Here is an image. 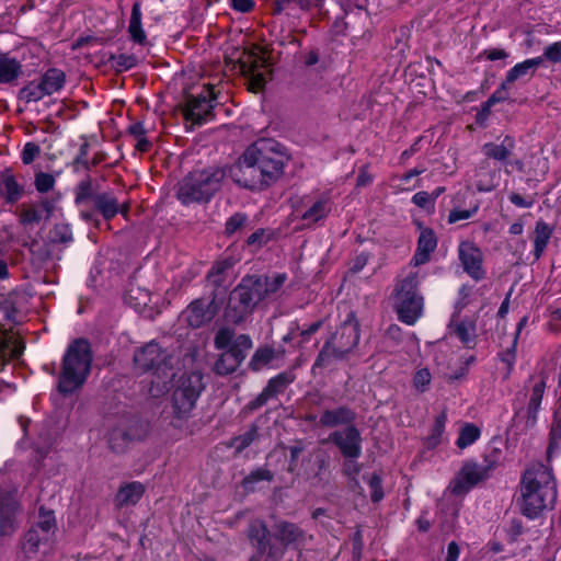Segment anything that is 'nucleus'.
<instances>
[{"label":"nucleus","mask_w":561,"mask_h":561,"mask_svg":"<svg viewBox=\"0 0 561 561\" xmlns=\"http://www.w3.org/2000/svg\"><path fill=\"white\" fill-rule=\"evenodd\" d=\"M145 486L134 481L122 485L116 494V501L119 506L135 505L141 499Z\"/></svg>","instance_id":"nucleus-37"},{"label":"nucleus","mask_w":561,"mask_h":561,"mask_svg":"<svg viewBox=\"0 0 561 561\" xmlns=\"http://www.w3.org/2000/svg\"><path fill=\"white\" fill-rule=\"evenodd\" d=\"M257 438L259 426L252 423L245 433L234 436L230 439L229 447H233L236 449V454H241Z\"/></svg>","instance_id":"nucleus-46"},{"label":"nucleus","mask_w":561,"mask_h":561,"mask_svg":"<svg viewBox=\"0 0 561 561\" xmlns=\"http://www.w3.org/2000/svg\"><path fill=\"white\" fill-rule=\"evenodd\" d=\"M134 363L141 371H152L159 379L163 378L162 385L151 381L149 392L152 397H159L167 390V379L171 370V356L168 351L161 348L156 342H149L137 350L134 354Z\"/></svg>","instance_id":"nucleus-8"},{"label":"nucleus","mask_w":561,"mask_h":561,"mask_svg":"<svg viewBox=\"0 0 561 561\" xmlns=\"http://www.w3.org/2000/svg\"><path fill=\"white\" fill-rule=\"evenodd\" d=\"M481 435V431L478 426L472 423H466L459 433L456 445L460 449H463L473 444Z\"/></svg>","instance_id":"nucleus-51"},{"label":"nucleus","mask_w":561,"mask_h":561,"mask_svg":"<svg viewBox=\"0 0 561 561\" xmlns=\"http://www.w3.org/2000/svg\"><path fill=\"white\" fill-rule=\"evenodd\" d=\"M284 354L283 351H276L274 347L270 345L259 346L253 353L250 362L249 368L252 371H260L263 367L267 366L273 359Z\"/></svg>","instance_id":"nucleus-35"},{"label":"nucleus","mask_w":561,"mask_h":561,"mask_svg":"<svg viewBox=\"0 0 561 561\" xmlns=\"http://www.w3.org/2000/svg\"><path fill=\"white\" fill-rule=\"evenodd\" d=\"M226 169L209 165L188 172L178 184L176 198L183 205L208 203L220 191Z\"/></svg>","instance_id":"nucleus-4"},{"label":"nucleus","mask_w":561,"mask_h":561,"mask_svg":"<svg viewBox=\"0 0 561 561\" xmlns=\"http://www.w3.org/2000/svg\"><path fill=\"white\" fill-rule=\"evenodd\" d=\"M76 197L75 203L77 206L82 208H89V205L92 204L94 201V197L98 193L94 192L92 180L90 176H87V179L82 180L78 183L76 186Z\"/></svg>","instance_id":"nucleus-43"},{"label":"nucleus","mask_w":561,"mask_h":561,"mask_svg":"<svg viewBox=\"0 0 561 561\" xmlns=\"http://www.w3.org/2000/svg\"><path fill=\"white\" fill-rule=\"evenodd\" d=\"M331 457L327 449L313 448L302 460L304 474L312 485L325 484L330 476Z\"/></svg>","instance_id":"nucleus-14"},{"label":"nucleus","mask_w":561,"mask_h":561,"mask_svg":"<svg viewBox=\"0 0 561 561\" xmlns=\"http://www.w3.org/2000/svg\"><path fill=\"white\" fill-rule=\"evenodd\" d=\"M359 323L355 313H348L345 321L339 329L328 339L331 343L348 353H353L359 342Z\"/></svg>","instance_id":"nucleus-21"},{"label":"nucleus","mask_w":561,"mask_h":561,"mask_svg":"<svg viewBox=\"0 0 561 561\" xmlns=\"http://www.w3.org/2000/svg\"><path fill=\"white\" fill-rule=\"evenodd\" d=\"M32 527L41 531V535L54 538L57 529L54 512L41 506L38 510V518Z\"/></svg>","instance_id":"nucleus-41"},{"label":"nucleus","mask_w":561,"mask_h":561,"mask_svg":"<svg viewBox=\"0 0 561 561\" xmlns=\"http://www.w3.org/2000/svg\"><path fill=\"white\" fill-rule=\"evenodd\" d=\"M256 283L261 284L262 298L265 299L272 294L277 293L284 285L287 279L286 274H276L272 277L261 276V275H252Z\"/></svg>","instance_id":"nucleus-45"},{"label":"nucleus","mask_w":561,"mask_h":561,"mask_svg":"<svg viewBox=\"0 0 561 561\" xmlns=\"http://www.w3.org/2000/svg\"><path fill=\"white\" fill-rule=\"evenodd\" d=\"M456 318L457 316L454 314L448 324V329L468 348H473L478 336L476 320L469 318L457 320Z\"/></svg>","instance_id":"nucleus-26"},{"label":"nucleus","mask_w":561,"mask_h":561,"mask_svg":"<svg viewBox=\"0 0 561 561\" xmlns=\"http://www.w3.org/2000/svg\"><path fill=\"white\" fill-rule=\"evenodd\" d=\"M90 145L89 142L84 141L79 149V153L73 160L75 169L78 170L79 167H82L85 171H90V162L88 161L87 157L89 153Z\"/></svg>","instance_id":"nucleus-61"},{"label":"nucleus","mask_w":561,"mask_h":561,"mask_svg":"<svg viewBox=\"0 0 561 561\" xmlns=\"http://www.w3.org/2000/svg\"><path fill=\"white\" fill-rule=\"evenodd\" d=\"M66 81V75L62 70L57 68L48 69L39 80L41 85L43 87L46 95H51L53 93L59 91Z\"/></svg>","instance_id":"nucleus-38"},{"label":"nucleus","mask_w":561,"mask_h":561,"mask_svg":"<svg viewBox=\"0 0 561 561\" xmlns=\"http://www.w3.org/2000/svg\"><path fill=\"white\" fill-rule=\"evenodd\" d=\"M1 184L4 192L2 196L7 204H15L23 195L24 188L15 180L10 169H4L1 174Z\"/></svg>","instance_id":"nucleus-34"},{"label":"nucleus","mask_w":561,"mask_h":561,"mask_svg":"<svg viewBox=\"0 0 561 561\" xmlns=\"http://www.w3.org/2000/svg\"><path fill=\"white\" fill-rule=\"evenodd\" d=\"M561 448V411L553 412L552 422L549 432V444L547 448V459L550 461L552 456Z\"/></svg>","instance_id":"nucleus-40"},{"label":"nucleus","mask_w":561,"mask_h":561,"mask_svg":"<svg viewBox=\"0 0 561 561\" xmlns=\"http://www.w3.org/2000/svg\"><path fill=\"white\" fill-rule=\"evenodd\" d=\"M216 100L217 95L211 85H205L197 95H187L184 110L185 119L196 125H203L214 119V108L217 104Z\"/></svg>","instance_id":"nucleus-11"},{"label":"nucleus","mask_w":561,"mask_h":561,"mask_svg":"<svg viewBox=\"0 0 561 561\" xmlns=\"http://www.w3.org/2000/svg\"><path fill=\"white\" fill-rule=\"evenodd\" d=\"M543 62V57H535L527 59L523 62L516 64L506 73L505 80L503 81L507 87L517 80L524 78H533L536 70Z\"/></svg>","instance_id":"nucleus-29"},{"label":"nucleus","mask_w":561,"mask_h":561,"mask_svg":"<svg viewBox=\"0 0 561 561\" xmlns=\"http://www.w3.org/2000/svg\"><path fill=\"white\" fill-rule=\"evenodd\" d=\"M128 33L130 38L137 44L144 45L147 41L146 33L141 25V10L139 2H135L133 4Z\"/></svg>","instance_id":"nucleus-42"},{"label":"nucleus","mask_w":561,"mask_h":561,"mask_svg":"<svg viewBox=\"0 0 561 561\" xmlns=\"http://www.w3.org/2000/svg\"><path fill=\"white\" fill-rule=\"evenodd\" d=\"M357 413L348 405H339L334 409H325L319 417V425L327 428L339 426L350 427L355 425Z\"/></svg>","instance_id":"nucleus-23"},{"label":"nucleus","mask_w":561,"mask_h":561,"mask_svg":"<svg viewBox=\"0 0 561 561\" xmlns=\"http://www.w3.org/2000/svg\"><path fill=\"white\" fill-rule=\"evenodd\" d=\"M234 260L226 257L217 261L210 271L207 273L206 280L213 287V290L218 293L221 287H225L227 280V272L233 266Z\"/></svg>","instance_id":"nucleus-32"},{"label":"nucleus","mask_w":561,"mask_h":561,"mask_svg":"<svg viewBox=\"0 0 561 561\" xmlns=\"http://www.w3.org/2000/svg\"><path fill=\"white\" fill-rule=\"evenodd\" d=\"M343 468L342 471L345 476L348 478L356 480V477L362 470V465L358 463V458H352V457H343Z\"/></svg>","instance_id":"nucleus-60"},{"label":"nucleus","mask_w":561,"mask_h":561,"mask_svg":"<svg viewBox=\"0 0 561 561\" xmlns=\"http://www.w3.org/2000/svg\"><path fill=\"white\" fill-rule=\"evenodd\" d=\"M328 442L339 449L342 457L359 458L362 456L363 438L356 425L331 432Z\"/></svg>","instance_id":"nucleus-18"},{"label":"nucleus","mask_w":561,"mask_h":561,"mask_svg":"<svg viewBox=\"0 0 561 561\" xmlns=\"http://www.w3.org/2000/svg\"><path fill=\"white\" fill-rule=\"evenodd\" d=\"M214 346L218 351H224L214 364V371L219 376H228L241 366L253 342L249 334L236 336L233 329L222 327L215 334Z\"/></svg>","instance_id":"nucleus-5"},{"label":"nucleus","mask_w":561,"mask_h":561,"mask_svg":"<svg viewBox=\"0 0 561 561\" xmlns=\"http://www.w3.org/2000/svg\"><path fill=\"white\" fill-rule=\"evenodd\" d=\"M273 537L278 547L299 550L304 548L308 540H312V536L308 535L298 524L279 519L273 525Z\"/></svg>","instance_id":"nucleus-15"},{"label":"nucleus","mask_w":561,"mask_h":561,"mask_svg":"<svg viewBox=\"0 0 561 561\" xmlns=\"http://www.w3.org/2000/svg\"><path fill=\"white\" fill-rule=\"evenodd\" d=\"M553 227L543 221L542 219L538 220L534 230V251L533 255L535 261H538L546 251V248L552 237Z\"/></svg>","instance_id":"nucleus-33"},{"label":"nucleus","mask_w":561,"mask_h":561,"mask_svg":"<svg viewBox=\"0 0 561 561\" xmlns=\"http://www.w3.org/2000/svg\"><path fill=\"white\" fill-rule=\"evenodd\" d=\"M42 220H45V216L34 203L22 208L20 214V222L22 225L33 226L39 224Z\"/></svg>","instance_id":"nucleus-54"},{"label":"nucleus","mask_w":561,"mask_h":561,"mask_svg":"<svg viewBox=\"0 0 561 561\" xmlns=\"http://www.w3.org/2000/svg\"><path fill=\"white\" fill-rule=\"evenodd\" d=\"M515 148V140L511 136H505L501 144L495 142H486L482 146L483 154L495 161L501 163H507L508 158L511 157L513 150Z\"/></svg>","instance_id":"nucleus-30"},{"label":"nucleus","mask_w":561,"mask_h":561,"mask_svg":"<svg viewBox=\"0 0 561 561\" xmlns=\"http://www.w3.org/2000/svg\"><path fill=\"white\" fill-rule=\"evenodd\" d=\"M49 241L53 244L68 245L73 241V234L70 225L56 224L48 233Z\"/></svg>","instance_id":"nucleus-49"},{"label":"nucleus","mask_w":561,"mask_h":561,"mask_svg":"<svg viewBox=\"0 0 561 561\" xmlns=\"http://www.w3.org/2000/svg\"><path fill=\"white\" fill-rule=\"evenodd\" d=\"M558 497L557 481L552 468L541 462L531 463L520 479L517 505L520 513L538 518L545 511L554 508Z\"/></svg>","instance_id":"nucleus-2"},{"label":"nucleus","mask_w":561,"mask_h":561,"mask_svg":"<svg viewBox=\"0 0 561 561\" xmlns=\"http://www.w3.org/2000/svg\"><path fill=\"white\" fill-rule=\"evenodd\" d=\"M416 273H410L396 287V310L401 322L413 325L423 312V297L417 291Z\"/></svg>","instance_id":"nucleus-9"},{"label":"nucleus","mask_w":561,"mask_h":561,"mask_svg":"<svg viewBox=\"0 0 561 561\" xmlns=\"http://www.w3.org/2000/svg\"><path fill=\"white\" fill-rule=\"evenodd\" d=\"M217 297L218 293L211 290L208 299L197 298L186 307L182 316L188 327L193 329L202 328L216 317L220 310Z\"/></svg>","instance_id":"nucleus-13"},{"label":"nucleus","mask_w":561,"mask_h":561,"mask_svg":"<svg viewBox=\"0 0 561 561\" xmlns=\"http://www.w3.org/2000/svg\"><path fill=\"white\" fill-rule=\"evenodd\" d=\"M331 211V204L328 198H321L314 202L304 214L302 219L308 222H317Z\"/></svg>","instance_id":"nucleus-47"},{"label":"nucleus","mask_w":561,"mask_h":561,"mask_svg":"<svg viewBox=\"0 0 561 561\" xmlns=\"http://www.w3.org/2000/svg\"><path fill=\"white\" fill-rule=\"evenodd\" d=\"M50 541L53 538L41 535V531L31 526L21 539V550L31 559L39 551L41 546H48Z\"/></svg>","instance_id":"nucleus-31"},{"label":"nucleus","mask_w":561,"mask_h":561,"mask_svg":"<svg viewBox=\"0 0 561 561\" xmlns=\"http://www.w3.org/2000/svg\"><path fill=\"white\" fill-rule=\"evenodd\" d=\"M21 73V64L9 56L0 53V83H10Z\"/></svg>","instance_id":"nucleus-39"},{"label":"nucleus","mask_w":561,"mask_h":561,"mask_svg":"<svg viewBox=\"0 0 561 561\" xmlns=\"http://www.w3.org/2000/svg\"><path fill=\"white\" fill-rule=\"evenodd\" d=\"M205 389L203 375L199 371L183 374L173 386L171 397L173 427L181 428L193 416L197 400Z\"/></svg>","instance_id":"nucleus-6"},{"label":"nucleus","mask_w":561,"mask_h":561,"mask_svg":"<svg viewBox=\"0 0 561 561\" xmlns=\"http://www.w3.org/2000/svg\"><path fill=\"white\" fill-rule=\"evenodd\" d=\"M437 239L435 232L425 228L421 231L417 248L413 256L414 265H422L430 261L431 253L436 249Z\"/></svg>","instance_id":"nucleus-28"},{"label":"nucleus","mask_w":561,"mask_h":561,"mask_svg":"<svg viewBox=\"0 0 561 561\" xmlns=\"http://www.w3.org/2000/svg\"><path fill=\"white\" fill-rule=\"evenodd\" d=\"M447 421L446 412L439 413L434 421L431 433L425 438V445L427 448H435L439 443L442 435L445 430V424Z\"/></svg>","instance_id":"nucleus-50"},{"label":"nucleus","mask_w":561,"mask_h":561,"mask_svg":"<svg viewBox=\"0 0 561 561\" xmlns=\"http://www.w3.org/2000/svg\"><path fill=\"white\" fill-rule=\"evenodd\" d=\"M24 351V344L12 339H4L0 336V370L4 368L8 363V356L18 358Z\"/></svg>","instance_id":"nucleus-44"},{"label":"nucleus","mask_w":561,"mask_h":561,"mask_svg":"<svg viewBox=\"0 0 561 561\" xmlns=\"http://www.w3.org/2000/svg\"><path fill=\"white\" fill-rule=\"evenodd\" d=\"M128 205H121L117 197L112 192L98 193L92 202V208L80 209V217L87 222L93 224L94 227L101 226V220L98 217L100 214L104 220H112L117 214L126 215L128 213Z\"/></svg>","instance_id":"nucleus-12"},{"label":"nucleus","mask_w":561,"mask_h":561,"mask_svg":"<svg viewBox=\"0 0 561 561\" xmlns=\"http://www.w3.org/2000/svg\"><path fill=\"white\" fill-rule=\"evenodd\" d=\"M245 535L254 550L250 561H260L263 557L270 561H280L284 558V548L273 541V533L263 519H252L247 527Z\"/></svg>","instance_id":"nucleus-10"},{"label":"nucleus","mask_w":561,"mask_h":561,"mask_svg":"<svg viewBox=\"0 0 561 561\" xmlns=\"http://www.w3.org/2000/svg\"><path fill=\"white\" fill-rule=\"evenodd\" d=\"M488 477L481 465L474 461H467L450 483L451 493L455 495H463Z\"/></svg>","instance_id":"nucleus-20"},{"label":"nucleus","mask_w":561,"mask_h":561,"mask_svg":"<svg viewBox=\"0 0 561 561\" xmlns=\"http://www.w3.org/2000/svg\"><path fill=\"white\" fill-rule=\"evenodd\" d=\"M264 64V58L255 54L250 55L249 60L241 62V71L249 78V89L253 92H259L265 87V77L260 72Z\"/></svg>","instance_id":"nucleus-25"},{"label":"nucleus","mask_w":561,"mask_h":561,"mask_svg":"<svg viewBox=\"0 0 561 561\" xmlns=\"http://www.w3.org/2000/svg\"><path fill=\"white\" fill-rule=\"evenodd\" d=\"M350 355L351 353L335 346L327 340L312 365V373H314L317 368H328L335 362L346 360Z\"/></svg>","instance_id":"nucleus-27"},{"label":"nucleus","mask_w":561,"mask_h":561,"mask_svg":"<svg viewBox=\"0 0 561 561\" xmlns=\"http://www.w3.org/2000/svg\"><path fill=\"white\" fill-rule=\"evenodd\" d=\"M324 0H276L273 9L274 14H279L284 11L291 14L296 11H308L312 8H320Z\"/></svg>","instance_id":"nucleus-36"},{"label":"nucleus","mask_w":561,"mask_h":561,"mask_svg":"<svg viewBox=\"0 0 561 561\" xmlns=\"http://www.w3.org/2000/svg\"><path fill=\"white\" fill-rule=\"evenodd\" d=\"M459 259L463 270L476 280L484 277L482 270L481 252L470 243H461L459 247Z\"/></svg>","instance_id":"nucleus-24"},{"label":"nucleus","mask_w":561,"mask_h":561,"mask_svg":"<svg viewBox=\"0 0 561 561\" xmlns=\"http://www.w3.org/2000/svg\"><path fill=\"white\" fill-rule=\"evenodd\" d=\"M290 157L286 148L272 138H261L251 144L230 167L232 181L251 191H263L284 174Z\"/></svg>","instance_id":"nucleus-1"},{"label":"nucleus","mask_w":561,"mask_h":561,"mask_svg":"<svg viewBox=\"0 0 561 561\" xmlns=\"http://www.w3.org/2000/svg\"><path fill=\"white\" fill-rule=\"evenodd\" d=\"M34 184L39 193H46L54 187L55 178L49 173L41 172L36 174Z\"/></svg>","instance_id":"nucleus-59"},{"label":"nucleus","mask_w":561,"mask_h":561,"mask_svg":"<svg viewBox=\"0 0 561 561\" xmlns=\"http://www.w3.org/2000/svg\"><path fill=\"white\" fill-rule=\"evenodd\" d=\"M295 368H289L279 373L278 375L271 378L262 392L251 400L245 409L248 411H255L267 403L270 399L276 398L277 396L285 392L287 387L296 380Z\"/></svg>","instance_id":"nucleus-16"},{"label":"nucleus","mask_w":561,"mask_h":561,"mask_svg":"<svg viewBox=\"0 0 561 561\" xmlns=\"http://www.w3.org/2000/svg\"><path fill=\"white\" fill-rule=\"evenodd\" d=\"M252 275L244 276L230 291L225 308V319L233 324L243 323L263 300L261 284Z\"/></svg>","instance_id":"nucleus-7"},{"label":"nucleus","mask_w":561,"mask_h":561,"mask_svg":"<svg viewBox=\"0 0 561 561\" xmlns=\"http://www.w3.org/2000/svg\"><path fill=\"white\" fill-rule=\"evenodd\" d=\"M112 67L115 68L116 71L122 72L131 69L137 65V58L134 55H111L108 58Z\"/></svg>","instance_id":"nucleus-55"},{"label":"nucleus","mask_w":561,"mask_h":561,"mask_svg":"<svg viewBox=\"0 0 561 561\" xmlns=\"http://www.w3.org/2000/svg\"><path fill=\"white\" fill-rule=\"evenodd\" d=\"M288 450L290 453V459L287 471L293 473L297 469L300 454L305 450L304 442L301 439L296 440L294 445L288 447Z\"/></svg>","instance_id":"nucleus-58"},{"label":"nucleus","mask_w":561,"mask_h":561,"mask_svg":"<svg viewBox=\"0 0 561 561\" xmlns=\"http://www.w3.org/2000/svg\"><path fill=\"white\" fill-rule=\"evenodd\" d=\"M247 228L252 229L248 215L244 213H234L225 224V234L230 238Z\"/></svg>","instance_id":"nucleus-48"},{"label":"nucleus","mask_w":561,"mask_h":561,"mask_svg":"<svg viewBox=\"0 0 561 561\" xmlns=\"http://www.w3.org/2000/svg\"><path fill=\"white\" fill-rule=\"evenodd\" d=\"M93 360L91 345L87 339H76L62 357L57 389L68 396L80 389L87 381Z\"/></svg>","instance_id":"nucleus-3"},{"label":"nucleus","mask_w":561,"mask_h":561,"mask_svg":"<svg viewBox=\"0 0 561 561\" xmlns=\"http://www.w3.org/2000/svg\"><path fill=\"white\" fill-rule=\"evenodd\" d=\"M545 374L538 377L530 376L524 386L526 396H528V403L526 407V427L533 428L538 421V412L540 410L541 401L546 390Z\"/></svg>","instance_id":"nucleus-19"},{"label":"nucleus","mask_w":561,"mask_h":561,"mask_svg":"<svg viewBox=\"0 0 561 561\" xmlns=\"http://www.w3.org/2000/svg\"><path fill=\"white\" fill-rule=\"evenodd\" d=\"M19 503L9 492L0 495V536L11 537L16 530V513Z\"/></svg>","instance_id":"nucleus-22"},{"label":"nucleus","mask_w":561,"mask_h":561,"mask_svg":"<svg viewBox=\"0 0 561 561\" xmlns=\"http://www.w3.org/2000/svg\"><path fill=\"white\" fill-rule=\"evenodd\" d=\"M273 479L274 474L272 471L265 468H257L243 478L242 485L247 490H253V484L260 481L271 482Z\"/></svg>","instance_id":"nucleus-53"},{"label":"nucleus","mask_w":561,"mask_h":561,"mask_svg":"<svg viewBox=\"0 0 561 561\" xmlns=\"http://www.w3.org/2000/svg\"><path fill=\"white\" fill-rule=\"evenodd\" d=\"M368 485L370 489V499L374 503H377L383 499V491L381 484V478L379 474L374 473L369 480Z\"/></svg>","instance_id":"nucleus-57"},{"label":"nucleus","mask_w":561,"mask_h":561,"mask_svg":"<svg viewBox=\"0 0 561 561\" xmlns=\"http://www.w3.org/2000/svg\"><path fill=\"white\" fill-rule=\"evenodd\" d=\"M541 57L553 64L561 62V43L558 42L547 46Z\"/></svg>","instance_id":"nucleus-62"},{"label":"nucleus","mask_w":561,"mask_h":561,"mask_svg":"<svg viewBox=\"0 0 561 561\" xmlns=\"http://www.w3.org/2000/svg\"><path fill=\"white\" fill-rule=\"evenodd\" d=\"M39 153V147L34 142H27L22 150V161L24 164H30L34 161Z\"/></svg>","instance_id":"nucleus-64"},{"label":"nucleus","mask_w":561,"mask_h":561,"mask_svg":"<svg viewBox=\"0 0 561 561\" xmlns=\"http://www.w3.org/2000/svg\"><path fill=\"white\" fill-rule=\"evenodd\" d=\"M147 434V424L137 417L128 420L127 425L115 427L108 438L110 448L121 454L129 442L140 440Z\"/></svg>","instance_id":"nucleus-17"},{"label":"nucleus","mask_w":561,"mask_h":561,"mask_svg":"<svg viewBox=\"0 0 561 561\" xmlns=\"http://www.w3.org/2000/svg\"><path fill=\"white\" fill-rule=\"evenodd\" d=\"M478 209H479V204L478 203L473 204L468 209H460L458 207H455L454 209L450 210V213L448 215V224H455V222H457L459 220L469 219L473 215H476Z\"/></svg>","instance_id":"nucleus-56"},{"label":"nucleus","mask_w":561,"mask_h":561,"mask_svg":"<svg viewBox=\"0 0 561 561\" xmlns=\"http://www.w3.org/2000/svg\"><path fill=\"white\" fill-rule=\"evenodd\" d=\"M44 96H46V93L44 92L39 81H32L19 91V99L26 103L37 102Z\"/></svg>","instance_id":"nucleus-52"},{"label":"nucleus","mask_w":561,"mask_h":561,"mask_svg":"<svg viewBox=\"0 0 561 561\" xmlns=\"http://www.w3.org/2000/svg\"><path fill=\"white\" fill-rule=\"evenodd\" d=\"M431 378H432V376H431V373L428 369H426V368L419 369L415 373L414 378H413L415 388L420 389L421 391H424L425 388L430 385Z\"/></svg>","instance_id":"nucleus-63"}]
</instances>
